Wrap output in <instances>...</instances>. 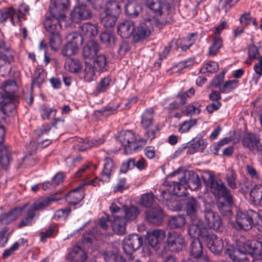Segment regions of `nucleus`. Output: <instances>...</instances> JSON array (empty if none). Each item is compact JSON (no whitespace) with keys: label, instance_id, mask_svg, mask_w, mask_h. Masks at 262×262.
Segmentation results:
<instances>
[{"label":"nucleus","instance_id":"19","mask_svg":"<svg viewBox=\"0 0 262 262\" xmlns=\"http://www.w3.org/2000/svg\"><path fill=\"white\" fill-rule=\"evenodd\" d=\"M87 258L86 253L80 246H75L69 250L67 259L71 262H84Z\"/></svg>","mask_w":262,"mask_h":262},{"label":"nucleus","instance_id":"33","mask_svg":"<svg viewBox=\"0 0 262 262\" xmlns=\"http://www.w3.org/2000/svg\"><path fill=\"white\" fill-rule=\"evenodd\" d=\"M64 67L69 72L75 74L80 72L82 68V64L79 60L72 58L66 60Z\"/></svg>","mask_w":262,"mask_h":262},{"label":"nucleus","instance_id":"37","mask_svg":"<svg viewBox=\"0 0 262 262\" xmlns=\"http://www.w3.org/2000/svg\"><path fill=\"white\" fill-rule=\"evenodd\" d=\"M95 70L93 65L85 62V67L82 73L84 80L88 82H91L95 80Z\"/></svg>","mask_w":262,"mask_h":262},{"label":"nucleus","instance_id":"12","mask_svg":"<svg viewBox=\"0 0 262 262\" xmlns=\"http://www.w3.org/2000/svg\"><path fill=\"white\" fill-rule=\"evenodd\" d=\"M92 17V14L85 5H79L75 7L70 14L71 20L79 23L83 20L88 19Z\"/></svg>","mask_w":262,"mask_h":262},{"label":"nucleus","instance_id":"55","mask_svg":"<svg viewBox=\"0 0 262 262\" xmlns=\"http://www.w3.org/2000/svg\"><path fill=\"white\" fill-rule=\"evenodd\" d=\"M255 75H253L252 80L256 84L258 83L259 78L262 76V58L254 66Z\"/></svg>","mask_w":262,"mask_h":262},{"label":"nucleus","instance_id":"27","mask_svg":"<svg viewBox=\"0 0 262 262\" xmlns=\"http://www.w3.org/2000/svg\"><path fill=\"white\" fill-rule=\"evenodd\" d=\"M99 51L98 44L92 40L83 48V55L85 58L92 59L94 58Z\"/></svg>","mask_w":262,"mask_h":262},{"label":"nucleus","instance_id":"34","mask_svg":"<svg viewBox=\"0 0 262 262\" xmlns=\"http://www.w3.org/2000/svg\"><path fill=\"white\" fill-rule=\"evenodd\" d=\"M154 116V111L152 108L146 110L141 116L142 126L144 128L149 127L152 124Z\"/></svg>","mask_w":262,"mask_h":262},{"label":"nucleus","instance_id":"18","mask_svg":"<svg viewBox=\"0 0 262 262\" xmlns=\"http://www.w3.org/2000/svg\"><path fill=\"white\" fill-rule=\"evenodd\" d=\"M210 251L214 254H219L224 248L223 240L214 234H210L204 240Z\"/></svg>","mask_w":262,"mask_h":262},{"label":"nucleus","instance_id":"52","mask_svg":"<svg viewBox=\"0 0 262 262\" xmlns=\"http://www.w3.org/2000/svg\"><path fill=\"white\" fill-rule=\"evenodd\" d=\"M125 10L126 14L132 17L137 16L139 11H140V7L137 6L135 3L125 4Z\"/></svg>","mask_w":262,"mask_h":262},{"label":"nucleus","instance_id":"4","mask_svg":"<svg viewBox=\"0 0 262 262\" xmlns=\"http://www.w3.org/2000/svg\"><path fill=\"white\" fill-rule=\"evenodd\" d=\"M120 12L121 7L117 2H108L104 11L100 15V23L106 29L113 28L116 24Z\"/></svg>","mask_w":262,"mask_h":262},{"label":"nucleus","instance_id":"23","mask_svg":"<svg viewBox=\"0 0 262 262\" xmlns=\"http://www.w3.org/2000/svg\"><path fill=\"white\" fill-rule=\"evenodd\" d=\"M243 144L250 150H262V144L259 142V138L255 134L246 135L243 139Z\"/></svg>","mask_w":262,"mask_h":262},{"label":"nucleus","instance_id":"32","mask_svg":"<svg viewBox=\"0 0 262 262\" xmlns=\"http://www.w3.org/2000/svg\"><path fill=\"white\" fill-rule=\"evenodd\" d=\"M56 110L47 104H42L40 107V114L43 120H54L56 115Z\"/></svg>","mask_w":262,"mask_h":262},{"label":"nucleus","instance_id":"36","mask_svg":"<svg viewBox=\"0 0 262 262\" xmlns=\"http://www.w3.org/2000/svg\"><path fill=\"white\" fill-rule=\"evenodd\" d=\"M140 210L136 206H125L124 209V216L127 221H135L140 213Z\"/></svg>","mask_w":262,"mask_h":262},{"label":"nucleus","instance_id":"17","mask_svg":"<svg viewBox=\"0 0 262 262\" xmlns=\"http://www.w3.org/2000/svg\"><path fill=\"white\" fill-rule=\"evenodd\" d=\"M167 244L171 250L179 251L184 247L185 239L181 234L173 231L169 233Z\"/></svg>","mask_w":262,"mask_h":262},{"label":"nucleus","instance_id":"10","mask_svg":"<svg viewBox=\"0 0 262 262\" xmlns=\"http://www.w3.org/2000/svg\"><path fill=\"white\" fill-rule=\"evenodd\" d=\"M142 244V238L138 234H132L124 238L123 249L126 255H130Z\"/></svg>","mask_w":262,"mask_h":262},{"label":"nucleus","instance_id":"16","mask_svg":"<svg viewBox=\"0 0 262 262\" xmlns=\"http://www.w3.org/2000/svg\"><path fill=\"white\" fill-rule=\"evenodd\" d=\"M146 237L148 244L155 248L164 241L166 232L162 229L152 230L147 232Z\"/></svg>","mask_w":262,"mask_h":262},{"label":"nucleus","instance_id":"44","mask_svg":"<svg viewBox=\"0 0 262 262\" xmlns=\"http://www.w3.org/2000/svg\"><path fill=\"white\" fill-rule=\"evenodd\" d=\"M79 51V47L74 43L71 44L67 42L61 50V54L64 56H71L78 53Z\"/></svg>","mask_w":262,"mask_h":262},{"label":"nucleus","instance_id":"11","mask_svg":"<svg viewBox=\"0 0 262 262\" xmlns=\"http://www.w3.org/2000/svg\"><path fill=\"white\" fill-rule=\"evenodd\" d=\"M20 10L16 11L12 7L5 8L0 10V23H4L8 19H10L13 26L18 24L21 26Z\"/></svg>","mask_w":262,"mask_h":262},{"label":"nucleus","instance_id":"9","mask_svg":"<svg viewBox=\"0 0 262 262\" xmlns=\"http://www.w3.org/2000/svg\"><path fill=\"white\" fill-rule=\"evenodd\" d=\"M118 140L124 147L125 151L127 153L132 152L137 148L136 136L130 130L121 132L118 137Z\"/></svg>","mask_w":262,"mask_h":262},{"label":"nucleus","instance_id":"29","mask_svg":"<svg viewBox=\"0 0 262 262\" xmlns=\"http://www.w3.org/2000/svg\"><path fill=\"white\" fill-rule=\"evenodd\" d=\"M199 209L200 206L196 201L193 198H188L186 204V210L190 219H198L197 214Z\"/></svg>","mask_w":262,"mask_h":262},{"label":"nucleus","instance_id":"7","mask_svg":"<svg viewBox=\"0 0 262 262\" xmlns=\"http://www.w3.org/2000/svg\"><path fill=\"white\" fill-rule=\"evenodd\" d=\"M65 18L63 12L57 13L55 10H51V15L47 17L44 22L45 29L51 34H59L61 29V22Z\"/></svg>","mask_w":262,"mask_h":262},{"label":"nucleus","instance_id":"6","mask_svg":"<svg viewBox=\"0 0 262 262\" xmlns=\"http://www.w3.org/2000/svg\"><path fill=\"white\" fill-rule=\"evenodd\" d=\"M5 42L0 40V76H4L10 71L9 64L14 60L15 53L10 48H5Z\"/></svg>","mask_w":262,"mask_h":262},{"label":"nucleus","instance_id":"1","mask_svg":"<svg viewBox=\"0 0 262 262\" xmlns=\"http://www.w3.org/2000/svg\"><path fill=\"white\" fill-rule=\"evenodd\" d=\"M173 192L178 196L187 194V189L195 190L201 186L199 176L192 171H186L179 178L178 182H172Z\"/></svg>","mask_w":262,"mask_h":262},{"label":"nucleus","instance_id":"56","mask_svg":"<svg viewBox=\"0 0 262 262\" xmlns=\"http://www.w3.org/2000/svg\"><path fill=\"white\" fill-rule=\"evenodd\" d=\"M125 205L121 198L115 200L110 206V211L112 213L119 212L121 208L124 209Z\"/></svg>","mask_w":262,"mask_h":262},{"label":"nucleus","instance_id":"41","mask_svg":"<svg viewBox=\"0 0 262 262\" xmlns=\"http://www.w3.org/2000/svg\"><path fill=\"white\" fill-rule=\"evenodd\" d=\"M262 58L260 55L257 48L255 45H251L248 48V58L245 61V63L251 64L254 59H257L258 61Z\"/></svg>","mask_w":262,"mask_h":262},{"label":"nucleus","instance_id":"13","mask_svg":"<svg viewBox=\"0 0 262 262\" xmlns=\"http://www.w3.org/2000/svg\"><path fill=\"white\" fill-rule=\"evenodd\" d=\"M144 22L142 23L137 29L134 35V39L135 41L144 39L149 36L151 33V30L156 25L160 23H154L152 21H147L143 18Z\"/></svg>","mask_w":262,"mask_h":262},{"label":"nucleus","instance_id":"28","mask_svg":"<svg viewBox=\"0 0 262 262\" xmlns=\"http://www.w3.org/2000/svg\"><path fill=\"white\" fill-rule=\"evenodd\" d=\"M188 147L187 152L189 154H193L196 152L203 150L206 145V142L203 139H194L188 143Z\"/></svg>","mask_w":262,"mask_h":262},{"label":"nucleus","instance_id":"58","mask_svg":"<svg viewBox=\"0 0 262 262\" xmlns=\"http://www.w3.org/2000/svg\"><path fill=\"white\" fill-rule=\"evenodd\" d=\"M68 42L73 45L76 44V46L79 47V45L81 43L84 39L81 35L77 33H73L69 34L67 36Z\"/></svg>","mask_w":262,"mask_h":262},{"label":"nucleus","instance_id":"35","mask_svg":"<svg viewBox=\"0 0 262 262\" xmlns=\"http://www.w3.org/2000/svg\"><path fill=\"white\" fill-rule=\"evenodd\" d=\"M115 168V166L112 159L110 158H106L105 159L104 168L101 172V176L102 177H106V178L104 179V181H109L110 176Z\"/></svg>","mask_w":262,"mask_h":262},{"label":"nucleus","instance_id":"39","mask_svg":"<svg viewBox=\"0 0 262 262\" xmlns=\"http://www.w3.org/2000/svg\"><path fill=\"white\" fill-rule=\"evenodd\" d=\"M238 85V79L228 80L220 86V90L222 93H229L236 89Z\"/></svg>","mask_w":262,"mask_h":262},{"label":"nucleus","instance_id":"22","mask_svg":"<svg viewBox=\"0 0 262 262\" xmlns=\"http://www.w3.org/2000/svg\"><path fill=\"white\" fill-rule=\"evenodd\" d=\"M15 104L10 98L7 97L0 106V123L5 122L6 116L15 111Z\"/></svg>","mask_w":262,"mask_h":262},{"label":"nucleus","instance_id":"30","mask_svg":"<svg viewBox=\"0 0 262 262\" xmlns=\"http://www.w3.org/2000/svg\"><path fill=\"white\" fill-rule=\"evenodd\" d=\"M112 226L114 231L118 234H123L126 230L127 221L123 216H114Z\"/></svg>","mask_w":262,"mask_h":262},{"label":"nucleus","instance_id":"59","mask_svg":"<svg viewBox=\"0 0 262 262\" xmlns=\"http://www.w3.org/2000/svg\"><path fill=\"white\" fill-rule=\"evenodd\" d=\"M58 231L57 227L56 225L50 226L45 232L41 233V241L45 242L46 239L54 236V234Z\"/></svg>","mask_w":262,"mask_h":262},{"label":"nucleus","instance_id":"38","mask_svg":"<svg viewBox=\"0 0 262 262\" xmlns=\"http://www.w3.org/2000/svg\"><path fill=\"white\" fill-rule=\"evenodd\" d=\"M46 73L42 69H38L35 71V75L32 79L31 89L34 87H39L44 82L46 77Z\"/></svg>","mask_w":262,"mask_h":262},{"label":"nucleus","instance_id":"62","mask_svg":"<svg viewBox=\"0 0 262 262\" xmlns=\"http://www.w3.org/2000/svg\"><path fill=\"white\" fill-rule=\"evenodd\" d=\"M239 0H220V6L225 10V12L229 11Z\"/></svg>","mask_w":262,"mask_h":262},{"label":"nucleus","instance_id":"40","mask_svg":"<svg viewBox=\"0 0 262 262\" xmlns=\"http://www.w3.org/2000/svg\"><path fill=\"white\" fill-rule=\"evenodd\" d=\"M190 252L194 258H199L201 256L203 252V246L198 238H195L191 242Z\"/></svg>","mask_w":262,"mask_h":262},{"label":"nucleus","instance_id":"8","mask_svg":"<svg viewBox=\"0 0 262 262\" xmlns=\"http://www.w3.org/2000/svg\"><path fill=\"white\" fill-rule=\"evenodd\" d=\"M188 233L191 237L201 238L205 240L209 233L208 229L199 219H190Z\"/></svg>","mask_w":262,"mask_h":262},{"label":"nucleus","instance_id":"24","mask_svg":"<svg viewBox=\"0 0 262 262\" xmlns=\"http://www.w3.org/2000/svg\"><path fill=\"white\" fill-rule=\"evenodd\" d=\"M83 186L84 185L81 184L67 194L66 199L69 204L76 205L83 199Z\"/></svg>","mask_w":262,"mask_h":262},{"label":"nucleus","instance_id":"57","mask_svg":"<svg viewBox=\"0 0 262 262\" xmlns=\"http://www.w3.org/2000/svg\"><path fill=\"white\" fill-rule=\"evenodd\" d=\"M235 180L236 174L235 172L232 169H228L227 170L226 180L229 186L232 189L236 188Z\"/></svg>","mask_w":262,"mask_h":262},{"label":"nucleus","instance_id":"49","mask_svg":"<svg viewBox=\"0 0 262 262\" xmlns=\"http://www.w3.org/2000/svg\"><path fill=\"white\" fill-rule=\"evenodd\" d=\"M250 196L255 202L262 205V184L255 185L250 192Z\"/></svg>","mask_w":262,"mask_h":262},{"label":"nucleus","instance_id":"31","mask_svg":"<svg viewBox=\"0 0 262 262\" xmlns=\"http://www.w3.org/2000/svg\"><path fill=\"white\" fill-rule=\"evenodd\" d=\"M55 201H56V200L53 197L40 198L36 200L32 205L29 207V209L34 212L35 211L40 210L49 206L52 202Z\"/></svg>","mask_w":262,"mask_h":262},{"label":"nucleus","instance_id":"53","mask_svg":"<svg viewBox=\"0 0 262 262\" xmlns=\"http://www.w3.org/2000/svg\"><path fill=\"white\" fill-rule=\"evenodd\" d=\"M112 79L109 76L101 79L96 86L97 92L101 93L105 92L109 88Z\"/></svg>","mask_w":262,"mask_h":262},{"label":"nucleus","instance_id":"14","mask_svg":"<svg viewBox=\"0 0 262 262\" xmlns=\"http://www.w3.org/2000/svg\"><path fill=\"white\" fill-rule=\"evenodd\" d=\"M243 248L250 256L254 258L253 262H258L259 257H262V244L260 242L253 240L246 242Z\"/></svg>","mask_w":262,"mask_h":262},{"label":"nucleus","instance_id":"46","mask_svg":"<svg viewBox=\"0 0 262 262\" xmlns=\"http://www.w3.org/2000/svg\"><path fill=\"white\" fill-rule=\"evenodd\" d=\"M23 208H16L10 211L8 214L2 215V221L4 223L8 224L9 222L15 220L20 214Z\"/></svg>","mask_w":262,"mask_h":262},{"label":"nucleus","instance_id":"5","mask_svg":"<svg viewBox=\"0 0 262 262\" xmlns=\"http://www.w3.org/2000/svg\"><path fill=\"white\" fill-rule=\"evenodd\" d=\"M258 213L252 210L238 211L236 214V223L240 229L247 231L251 229L254 222L259 219Z\"/></svg>","mask_w":262,"mask_h":262},{"label":"nucleus","instance_id":"21","mask_svg":"<svg viewBox=\"0 0 262 262\" xmlns=\"http://www.w3.org/2000/svg\"><path fill=\"white\" fill-rule=\"evenodd\" d=\"M145 218L150 223L158 225L163 221V213L159 206L145 212Z\"/></svg>","mask_w":262,"mask_h":262},{"label":"nucleus","instance_id":"20","mask_svg":"<svg viewBox=\"0 0 262 262\" xmlns=\"http://www.w3.org/2000/svg\"><path fill=\"white\" fill-rule=\"evenodd\" d=\"M226 253L229 258L234 262H242L248 259L247 255L250 256L243 248L242 249H235L233 246H228Z\"/></svg>","mask_w":262,"mask_h":262},{"label":"nucleus","instance_id":"3","mask_svg":"<svg viewBox=\"0 0 262 262\" xmlns=\"http://www.w3.org/2000/svg\"><path fill=\"white\" fill-rule=\"evenodd\" d=\"M202 178L205 185L210 187V191L215 197L219 199L223 198L228 204L231 203V194L221 180H216L214 174L207 171L202 173Z\"/></svg>","mask_w":262,"mask_h":262},{"label":"nucleus","instance_id":"47","mask_svg":"<svg viewBox=\"0 0 262 262\" xmlns=\"http://www.w3.org/2000/svg\"><path fill=\"white\" fill-rule=\"evenodd\" d=\"M222 46V40L219 36H215L213 38L212 43L209 48L208 53L210 56H214L219 51Z\"/></svg>","mask_w":262,"mask_h":262},{"label":"nucleus","instance_id":"51","mask_svg":"<svg viewBox=\"0 0 262 262\" xmlns=\"http://www.w3.org/2000/svg\"><path fill=\"white\" fill-rule=\"evenodd\" d=\"M105 141V138L102 136V138H99L98 139H92L91 141L88 140L83 142L81 147L79 148L80 150H84L89 148L92 147L93 146H96L102 144Z\"/></svg>","mask_w":262,"mask_h":262},{"label":"nucleus","instance_id":"42","mask_svg":"<svg viewBox=\"0 0 262 262\" xmlns=\"http://www.w3.org/2000/svg\"><path fill=\"white\" fill-rule=\"evenodd\" d=\"M186 224V220L183 215H177L171 217L168 222L171 228H182Z\"/></svg>","mask_w":262,"mask_h":262},{"label":"nucleus","instance_id":"43","mask_svg":"<svg viewBox=\"0 0 262 262\" xmlns=\"http://www.w3.org/2000/svg\"><path fill=\"white\" fill-rule=\"evenodd\" d=\"M201 111V104L199 102L194 101L185 106L184 113L187 115H197Z\"/></svg>","mask_w":262,"mask_h":262},{"label":"nucleus","instance_id":"26","mask_svg":"<svg viewBox=\"0 0 262 262\" xmlns=\"http://www.w3.org/2000/svg\"><path fill=\"white\" fill-rule=\"evenodd\" d=\"M98 33L97 25L89 23H84L81 26V35L84 39H90Z\"/></svg>","mask_w":262,"mask_h":262},{"label":"nucleus","instance_id":"60","mask_svg":"<svg viewBox=\"0 0 262 262\" xmlns=\"http://www.w3.org/2000/svg\"><path fill=\"white\" fill-rule=\"evenodd\" d=\"M230 141V139L228 138H225L221 140L216 143L214 144L210 147V151L214 155H217L221 147L224 145L228 143Z\"/></svg>","mask_w":262,"mask_h":262},{"label":"nucleus","instance_id":"25","mask_svg":"<svg viewBox=\"0 0 262 262\" xmlns=\"http://www.w3.org/2000/svg\"><path fill=\"white\" fill-rule=\"evenodd\" d=\"M135 30L134 23L130 20H126L121 23L118 26V32L122 38H128Z\"/></svg>","mask_w":262,"mask_h":262},{"label":"nucleus","instance_id":"61","mask_svg":"<svg viewBox=\"0 0 262 262\" xmlns=\"http://www.w3.org/2000/svg\"><path fill=\"white\" fill-rule=\"evenodd\" d=\"M154 196L152 193L144 194L141 196V204L145 207H150L153 203Z\"/></svg>","mask_w":262,"mask_h":262},{"label":"nucleus","instance_id":"2","mask_svg":"<svg viewBox=\"0 0 262 262\" xmlns=\"http://www.w3.org/2000/svg\"><path fill=\"white\" fill-rule=\"evenodd\" d=\"M146 6L150 11L143 15V18L154 23L164 24V18L168 14L169 6L162 0H146Z\"/></svg>","mask_w":262,"mask_h":262},{"label":"nucleus","instance_id":"54","mask_svg":"<svg viewBox=\"0 0 262 262\" xmlns=\"http://www.w3.org/2000/svg\"><path fill=\"white\" fill-rule=\"evenodd\" d=\"M219 70L218 63L215 61H209L200 69L202 73H215Z\"/></svg>","mask_w":262,"mask_h":262},{"label":"nucleus","instance_id":"45","mask_svg":"<svg viewBox=\"0 0 262 262\" xmlns=\"http://www.w3.org/2000/svg\"><path fill=\"white\" fill-rule=\"evenodd\" d=\"M54 8L51 10H55L56 13H59L69 8L70 4L68 0H51Z\"/></svg>","mask_w":262,"mask_h":262},{"label":"nucleus","instance_id":"50","mask_svg":"<svg viewBox=\"0 0 262 262\" xmlns=\"http://www.w3.org/2000/svg\"><path fill=\"white\" fill-rule=\"evenodd\" d=\"M49 40V45L51 49L57 51L62 44V39L59 34H51Z\"/></svg>","mask_w":262,"mask_h":262},{"label":"nucleus","instance_id":"15","mask_svg":"<svg viewBox=\"0 0 262 262\" xmlns=\"http://www.w3.org/2000/svg\"><path fill=\"white\" fill-rule=\"evenodd\" d=\"M204 225L207 228L218 229L221 226V220L219 214L211 209H206L204 211Z\"/></svg>","mask_w":262,"mask_h":262},{"label":"nucleus","instance_id":"64","mask_svg":"<svg viewBox=\"0 0 262 262\" xmlns=\"http://www.w3.org/2000/svg\"><path fill=\"white\" fill-rule=\"evenodd\" d=\"M101 40L106 45H111L114 42V38L111 32H104L100 35Z\"/></svg>","mask_w":262,"mask_h":262},{"label":"nucleus","instance_id":"63","mask_svg":"<svg viewBox=\"0 0 262 262\" xmlns=\"http://www.w3.org/2000/svg\"><path fill=\"white\" fill-rule=\"evenodd\" d=\"M104 256L106 262H124L122 257L117 254L107 252Z\"/></svg>","mask_w":262,"mask_h":262},{"label":"nucleus","instance_id":"48","mask_svg":"<svg viewBox=\"0 0 262 262\" xmlns=\"http://www.w3.org/2000/svg\"><path fill=\"white\" fill-rule=\"evenodd\" d=\"M196 124V120L194 119H190L183 121L179 124L178 131L181 134L187 133L192 127Z\"/></svg>","mask_w":262,"mask_h":262}]
</instances>
